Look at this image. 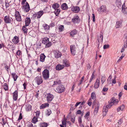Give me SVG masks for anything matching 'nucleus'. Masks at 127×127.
I'll use <instances>...</instances> for the list:
<instances>
[{"label": "nucleus", "mask_w": 127, "mask_h": 127, "mask_svg": "<svg viewBox=\"0 0 127 127\" xmlns=\"http://www.w3.org/2000/svg\"><path fill=\"white\" fill-rule=\"evenodd\" d=\"M125 107V106L124 105H121L118 108L117 110L118 112L120 110L122 111L123 110Z\"/></svg>", "instance_id": "obj_29"}, {"label": "nucleus", "mask_w": 127, "mask_h": 127, "mask_svg": "<svg viewBox=\"0 0 127 127\" xmlns=\"http://www.w3.org/2000/svg\"><path fill=\"white\" fill-rule=\"evenodd\" d=\"M31 22V19L29 17H27L25 20V25L28 26L29 25Z\"/></svg>", "instance_id": "obj_17"}, {"label": "nucleus", "mask_w": 127, "mask_h": 127, "mask_svg": "<svg viewBox=\"0 0 127 127\" xmlns=\"http://www.w3.org/2000/svg\"><path fill=\"white\" fill-rule=\"evenodd\" d=\"M54 83L53 85V86H54V85H58L60 84L61 83V81L60 80H59L54 81Z\"/></svg>", "instance_id": "obj_34"}, {"label": "nucleus", "mask_w": 127, "mask_h": 127, "mask_svg": "<svg viewBox=\"0 0 127 127\" xmlns=\"http://www.w3.org/2000/svg\"><path fill=\"white\" fill-rule=\"evenodd\" d=\"M123 122V120L122 119H120L118 121V123L119 124L121 125L122 124Z\"/></svg>", "instance_id": "obj_58"}, {"label": "nucleus", "mask_w": 127, "mask_h": 127, "mask_svg": "<svg viewBox=\"0 0 127 127\" xmlns=\"http://www.w3.org/2000/svg\"><path fill=\"white\" fill-rule=\"evenodd\" d=\"M9 68V66L7 65H6L5 66V69H6L7 71H8V69Z\"/></svg>", "instance_id": "obj_61"}, {"label": "nucleus", "mask_w": 127, "mask_h": 127, "mask_svg": "<svg viewBox=\"0 0 127 127\" xmlns=\"http://www.w3.org/2000/svg\"><path fill=\"white\" fill-rule=\"evenodd\" d=\"M64 29V27L63 25H61L59 27V30L60 32H61L63 31Z\"/></svg>", "instance_id": "obj_42"}, {"label": "nucleus", "mask_w": 127, "mask_h": 127, "mask_svg": "<svg viewBox=\"0 0 127 127\" xmlns=\"http://www.w3.org/2000/svg\"><path fill=\"white\" fill-rule=\"evenodd\" d=\"M94 72H93V73H92V75L91 77V78L89 80L90 82L92 81V79H93V78L94 77Z\"/></svg>", "instance_id": "obj_54"}, {"label": "nucleus", "mask_w": 127, "mask_h": 127, "mask_svg": "<svg viewBox=\"0 0 127 127\" xmlns=\"http://www.w3.org/2000/svg\"><path fill=\"white\" fill-rule=\"evenodd\" d=\"M53 52L55 57L57 58L61 57L62 56L61 52L57 50H54Z\"/></svg>", "instance_id": "obj_10"}, {"label": "nucleus", "mask_w": 127, "mask_h": 127, "mask_svg": "<svg viewBox=\"0 0 127 127\" xmlns=\"http://www.w3.org/2000/svg\"><path fill=\"white\" fill-rule=\"evenodd\" d=\"M91 100V99H90L89 100V102H88V105L90 106L92 104V102L90 101Z\"/></svg>", "instance_id": "obj_60"}, {"label": "nucleus", "mask_w": 127, "mask_h": 127, "mask_svg": "<svg viewBox=\"0 0 127 127\" xmlns=\"http://www.w3.org/2000/svg\"><path fill=\"white\" fill-rule=\"evenodd\" d=\"M46 96V100L47 101L49 102L52 101L54 98L53 95L50 93L47 94Z\"/></svg>", "instance_id": "obj_5"}, {"label": "nucleus", "mask_w": 127, "mask_h": 127, "mask_svg": "<svg viewBox=\"0 0 127 127\" xmlns=\"http://www.w3.org/2000/svg\"><path fill=\"white\" fill-rule=\"evenodd\" d=\"M26 109V110L28 111H31L32 109L31 105L30 104H27Z\"/></svg>", "instance_id": "obj_30"}, {"label": "nucleus", "mask_w": 127, "mask_h": 127, "mask_svg": "<svg viewBox=\"0 0 127 127\" xmlns=\"http://www.w3.org/2000/svg\"><path fill=\"white\" fill-rule=\"evenodd\" d=\"M47 126V123H43L41 124V127H46Z\"/></svg>", "instance_id": "obj_43"}, {"label": "nucleus", "mask_w": 127, "mask_h": 127, "mask_svg": "<svg viewBox=\"0 0 127 127\" xmlns=\"http://www.w3.org/2000/svg\"><path fill=\"white\" fill-rule=\"evenodd\" d=\"M70 48L71 53L72 55L74 56L76 53V48L75 45H71Z\"/></svg>", "instance_id": "obj_9"}, {"label": "nucleus", "mask_w": 127, "mask_h": 127, "mask_svg": "<svg viewBox=\"0 0 127 127\" xmlns=\"http://www.w3.org/2000/svg\"><path fill=\"white\" fill-rule=\"evenodd\" d=\"M125 6V5H124V4L122 5V12L125 15H127V11H126V10L124 8V7Z\"/></svg>", "instance_id": "obj_31"}, {"label": "nucleus", "mask_w": 127, "mask_h": 127, "mask_svg": "<svg viewBox=\"0 0 127 127\" xmlns=\"http://www.w3.org/2000/svg\"><path fill=\"white\" fill-rule=\"evenodd\" d=\"M108 102L109 103V104L110 105V106H111V107L113 105H114L113 103V102L111 101V100L109 101Z\"/></svg>", "instance_id": "obj_57"}, {"label": "nucleus", "mask_w": 127, "mask_h": 127, "mask_svg": "<svg viewBox=\"0 0 127 127\" xmlns=\"http://www.w3.org/2000/svg\"><path fill=\"white\" fill-rule=\"evenodd\" d=\"M18 96V91H15L13 93V99L14 101H16L17 99Z\"/></svg>", "instance_id": "obj_13"}, {"label": "nucleus", "mask_w": 127, "mask_h": 127, "mask_svg": "<svg viewBox=\"0 0 127 127\" xmlns=\"http://www.w3.org/2000/svg\"><path fill=\"white\" fill-rule=\"evenodd\" d=\"M108 90V88L104 87L102 91L104 92L107 91Z\"/></svg>", "instance_id": "obj_56"}, {"label": "nucleus", "mask_w": 127, "mask_h": 127, "mask_svg": "<svg viewBox=\"0 0 127 127\" xmlns=\"http://www.w3.org/2000/svg\"><path fill=\"white\" fill-rule=\"evenodd\" d=\"M125 56V55L123 54H122L121 56L120 57L119 59V60L117 61V62H119V61H120L121 60H122V59Z\"/></svg>", "instance_id": "obj_47"}, {"label": "nucleus", "mask_w": 127, "mask_h": 127, "mask_svg": "<svg viewBox=\"0 0 127 127\" xmlns=\"http://www.w3.org/2000/svg\"><path fill=\"white\" fill-rule=\"evenodd\" d=\"M91 96L92 98V99L93 100H94V101H95L96 97L95 93L94 92L92 93L91 95Z\"/></svg>", "instance_id": "obj_32"}, {"label": "nucleus", "mask_w": 127, "mask_h": 127, "mask_svg": "<svg viewBox=\"0 0 127 127\" xmlns=\"http://www.w3.org/2000/svg\"><path fill=\"white\" fill-rule=\"evenodd\" d=\"M45 58V56L44 54H41L40 55V61L43 62L44 61Z\"/></svg>", "instance_id": "obj_19"}, {"label": "nucleus", "mask_w": 127, "mask_h": 127, "mask_svg": "<svg viewBox=\"0 0 127 127\" xmlns=\"http://www.w3.org/2000/svg\"><path fill=\"white\" fill-rule=\"evenodd\" d=\"M66 119L64 117L63 118V120L62 121V124L64 126H66Z\"/></svg>", "instance_id": "obj_36"}, {"label": "nucleus", "mask_w": 127, "mask_h": 127, "mask_svg": "<svg viewBox=\"0 0 127 127\" xmlns=\"http://www.w3.org/2000/svg\"><path fill=\"white\" fill-rule=\"evenodd\" d=\"M103 33L102 32H101L100 33V35L99 37L98 36L97 38V39L98 40V47L99 48V42H102L103 40Z\"/></svg>", "instance_id": "obj_7"}, {"label": "nucleus", "mask_w": 127, "mask_h": 127, "mask_svg": "<svg viewBox=\"0 0 127 127\" xmlns=\"http://www.w3.org/2000/svg\"><path fill=\"white\" fill-rule=\"evenodd\" d=\"M106 78L104 77H102L101 79V82L102 84H103L105 82Z\"/></svg>", "instance_id": "obj_48"}, {"label": "nucleus", "mask_w": 127, "mask_h": 127, "mask_svg": "<svg viewBox=\"0 0 127 127\" xmlns=\"http://www.w3.org/2000/svg\"><path fill=\"white\" fill-rule=\"evenodd\" d=\"M27 26L26 25H25L22 28V30L25 33H26L27 32L28 29L26 28V27Z\"/></svg>", "instance_id": "obj_37"}, {"label": "nucleus", "mask_w": 127, "mask_h": 127, "mask_svg": "<svg viewBox=\"0 0 127 127\" xmlns=\"http://www.w3.org/2000/svg\"><path fill=\"white\" fill-rule=\"evenodd\" d=\"M4 20L5 23L6 24L10 23L12 21V18L7 15L5 17Z\"/></svg>", "instance_id": "obj_6"}, {"label": "nucleus", "mask_w": 127, "mask_h": 127, "mask_svg": "<svg viewBox=\"0 0 127 127\" xmlns=\"http://www.w3.org/2000/svg\"><path fill=\"white\" fill-rule=\"evenodd\" d=\"M60 11V10L59 9H58L56 10H55L54 12L55 13L56 16H58L59 14V13Z\"/></svg>", "instance_id": "obj_38"}, {"label": "nucleus", "mask_w": 127, "mask_h": 127, "mask_svg": "<svg viewBox=\"0 0 127 127\" xmlns=\"http://www.w3.org/2000/svg\"><path fill=\"white\" fill-rule=\"evenodd\" d=\"M99 80L98 79H97L95 84L94 87L95 89L98 88L99 85Z\"/></svg>", "instance_id": "obj_18"}, {"label": "nucleus", "mask_w": 127, "mask_h": 127, "mask_svg": "<svg viewBox=\"0 0 127 127\" xmlns=\"http://www.w3.org/2000/svg\"><path fill=\"white\" fill-rule=\"evenodd\" d=\"M38 121L37 117H34L32 120V122L33 123L35 124Z\"/></svg>", "instance_id": "obj_39"}, {"label": "nucleus", "mask_w": 127, "mask_h": 127, "mask_svg": "<svg viewBox=\"0 0 127 127\" xmlns=\"http://www.w3.org/2000/svg\"><path fill=\"white\" fill-rule=\"evenodd\" d=\"M70 105L71 106V108H70V110H73L75 109L76 108L75 106H74L72 104H71Z\"/></svg>", "instance_id": "obj_46"}, {"label": "nucleus", "mask_w": 127, "mask_h": 127, "mask_svg": "<svg viewBox=\"0 0 127 127\" xmlns=\"http://www.w3.org/2000/svg\"><path fill=\"white\" fill-rule=\"evenodd\" d=\"M3 87L5 91H7L8 90V86L7 84L6 83L4 84Z\"/></svg>", "instance_id": "obj_35"}, {"label": "nucleus", "mask_w": 127, "mask_h": 127, "mask_svg": "<svg viewBox=\"0 0 127 127\" xmlns=\"http://www.w3.org/2000/svg\"><path fill=\"white\" fill-rule=\"evenodd\" d=\"M100 10L101 11L105 12L106 10V7L104 6H102L100 8Z\"/></svg>", "instance_id": "obj_40"}, {"label": "nucleus", "mask_w": 127, "mask_h": 127, "mask_svg": "<svg viewBox=\"0 0 127 127\" xmlns=\"http://www.w3.org/2000/svg\"><path fill=\"white\" fill-rule=\"evenodd\" d=\"M121 0H116V5L118 7H121V3L120 1Z\"/></svg>", "instance_id": "obj_33"}, {"label": "nucleus", "mask_w": 127, "mask_h": 127, "mask_svg": "<svg viewBox=\"0 0 127 127\" xmlns=\"http://www.w3.org/2000/svg\"><path fill=\"white\" fill-rule=\"evenodd\" d=\"M64 67V66L63 65H61L60 64H58L56 66V69L57 70H59L62 69Z\"/></svg>", "instance_id": "obj_15"}, {"label": "nucleus", "mask_w": 127, "mask_h": 127, "mask_svg": "<svg viewBox=\"0 0 127 127\" xmlns=\"http://www.w3.org/2000/svg\"><path fill=\"white\" fill-rule=\"evenodd\" d=\"M12 41L15 44H17L18 43L19 41L18 37L17 36H14L12 39Z\"/></svg>", "instance_id": "obj_16"}, {"label": "nucleus", "mask_w": 127, "mask_h": 127, "mask_svg": "<svg viewBox=\"0 0 127 127\" xmlns=\"http://www.w3.org/2000/svg\"><path fill=\"white\" fill-rule=\"evenodd\" d=\"M11 75L12 78L14 79V81H16L18 78V76L16 75L15 73H12Z\"/></svg>", "instance_id": "obj_27"}, {"label": "nucleus", "mask_w": 127, "mask_h": 127, "mask_svg": "<svg viewBox=\"0 0 127 127\" xmlns=\"http://www.w3.org/2000/svg\"><path fill=\"white\" fill-rule=\"evenodd\" d=\"M124 88L126 90H127V82L125 83L124 86Z\"/></svg>", "instance_id": "obj_62"}, {"label": "nucleus", "mask_w": 127, "mask_h": 127, "mask_svg": "<svg viewBox=\"0 0 127 127\" xmlns=\"http://www.w3.org/2000/svg\"><path fill=\"white\" fill-rule=\"evenodd\" d=\"M61 8L64 10H66L68 8L67 5L66 3H64L61 5Z\"/></svg>", "instance_id": "obj_22"}, {"label": "nucleus", "mask_w": 127, "mask_h": 127, "mask_svg": "<svg viewBox=\"0 0 127 127\" xmlns=\"http://www.w3.org/2000/svg\"><path fill=\"white\" fill-rule=\"evenodd\" d=\"M49 39L47 37H46L44 38L42 41V43L44 44H46V43H48L49 42Z\"/></svg>", "instance_id": "obj_21"}, {"label": "nucleus", "mask_w": 127, "mask_h": 127, "mask_svg": "<svg viewBox=\"0 0 127 127\" xmlns=\"http://www.w3.org/2000/svg\"><path fill=\"white\" fill-rule=\"evenodd\" d=\"M46 46L45 47L46 48H48L50 47L52 45V43L51 42H50L49 41V42L48 43H46Z\"/></svg>", "instance_id": "obj_45"}, {"label": "nucleus", "mask_w": 127, "mask_h": 127, "mask_svg": "<svg viewBox=\"0 0 127 127\" xmlns=\"http://www.w3.org/2000/svg\"><path fill=\"white\" fill-rule=\"evenodd\" d=\"M37 85H39L43 82V80L41 75L37 76L34 79Z\"/></svg>", "instance_id": "obj_2"}, {"label": "nucleus", "mask_w": 127, "mask_h": 127, "mask_svg": "<svg viewBox=\"0 0 127 127\" xmlns=\"http://www.w3.org/2000/svg\"><path fill=\"white\" fill-rule=\"evenodd\" d=\"M108 109L106 106L104 107L103 108V112H107L108 111Z\"/></svg>", "instance_id": "obj_50"}, {"label": "nucleus", "mask_w": 127, "mask_h": 127, "mask_svg": "<svg viewBox=\"0 0 127 127\" xmlns=\"http://www.w3.org/2000/svg\"><path fill=\"white\" fill-rule=\"evenodd\" d=\"M109 47V45L108 44H105L103 46V49H104L108 48Z\"/></svg>", "instance_id": "obj_53"}, {"label": "nucleus", "mask_w": 127, "mask_h": 127, "mask_svg": "<svg viewBox=\"0 0 127 127\" xmlns=\"http://www.w3.org/2000/svg\"><path fill=\"white\" fill-rule=\"evenodd\" d=\"M55 26V23H51L49 25L50 27H53Z\"/></svg>", "instance_id": "obj_59"}, {"label": "nucleus", "mask_w": 127, "mask_h": 127, "mask_svg": "<svg viewBox=\"0 0 127 127\" xmlns=\"http://www.w3.org/2000/svg\"><path fill=\"white\" fill-rule=\"evenodd\" d=\"M77 33V31L76 30H73L70 32V35L72 37H73L74 35L76 34Z\"/></svg>", "instance_id": "obj_24"}, {"label": "nucleus", "mask_w": 127, "mask_h": 127, "mask_svg": "<svg viewBox=\"0 0 127 127\" xmlns=\"http://www.w3.org/2000/svg\"><path fill=\"white\" fill-rule=\"evenodd\" d=\"M52 7L55 10H56L59 8V4L57 3H55L52 5Z\"/></svg>", "instance_id": "obj_23"}, {"label": "nucleus", "mask_w": 127, "mask_h": 127, "mask_svg": "<svg viewBox=\"0 0 127 127\" xmlns=\"http://www.w3.org/2000/svg\"><path fill=\"white\" fill-rule=\"evenodd\" d=\"M79 17L78 16H75L72 19V22L74 23H78L79 22Z\"/></svg>", "instance_id": "obj_14"}, {"label": "nucleus", "mask_w": 127, "mask_h": 127, "mask_svg": "<svg viewBox=\"0 0 127 127\" xmlns=\"http://www.w3.org/2000/svg\"><path fill=\"white\" fill-rule=\"evenodd\" d=\"M21 52L20 50H18L16 52V54L17 55L20 56L21 54Z\"/></svg>", "instance_id": "obj_52"}, {"label": "nucleus", "mask_w": 127, "mask_h": 127, "mask_svg": "<svg viewBox=\"0 0 127 127\" xmlns=\"http://www.w3.org/2000/svg\"><path fill=\"white\" fill-rule=\"evenodd\" d=\"M43 13L44 12L43 11H40L35 14V17H36L37 19L40 18Z\"/></svg>", "instance_id": "obj_11"}, {"label": "nucleus", "mask_w": 127, "mask_h": 127, "mask_svg": "<svg viewBox=\"0 0 127 127\" xmlns=\"http://www.w3.org/2000/svg\"><path fill=\"white\" fill-rule=\"evenodd\" d=\"M64 86L62 84H60L56 88V90L58 93H61L64 91Z\"/></svg>", "instance_id": "obj_4"}, {"label": "nucleus", "mask_w": 127, "mask_h": 127, "mask_svg": "<svg viewBox=\"0 0 127 127\" xmlns=\"http://www.w3.org/2000/svg\"><path fill=\"white\" fill-rule=\"evenodd\" d=\"M99 106L98 105L96 106L95 108V109L94 111V113H97L98 112V110L99 108Z\"/></svg>", "instance_id": "obj_41"}, {"label": "nucleus", "mask_w": 127, "mask_h": 127, "mask_svg": "<svg viewBox=\"0 0 127 127\" xmlns=\"http://www.w3.org/2000/svg\"><path fill=\"white\" fill-rule=\"evenodd\" d=\"M36 115L37 117H38L39 116L40 114V112L39 111H36L35 112Z\"/></svg>", "instance_id": "obj_51"}, {"label": "nucleus", "mask_w": 127, "mask_h": 127, "mask_svg": "<svg viewBox=\"0 0 127 127\" xmlns=\"http://www.w3.org/2000/svg\"><path fill=\"white\" fill-rule=\"evenodd\" d=\"M72 11L75 13H77L80 10L79 7L78 6H73L71 8Z\"/></svg>", "instance_id": "obj_12"}, {"label": "nucleus", "mask_w": 127, "mask_h": 127, "mask_svg": "<svg viewBox=\"0 0 127 127\" xmlns=\"http://www.w3.org/2000/svg\"><path fill=\"white\" fill-rule=\"evenodd\" d=\"M122 22L121 21H117L116 24V28H118L121 27Z\"/></svg>", "instance_id": "obj_25"}, {"label": "nucleus", "mask_w": 127, "mask_h": 127, "mask_svg": "<svg viewBox=\"0 0 127 127\" xmlns=\"http://www.w3.org/2000/svg\"><path fill=\"white\" fill-rule=\"evenodd\" d=\"M22 7V9L27 12H28L30 10V7L29 5L27 2H26Z\"/></svg>", "instance_id": "obj_3"}, {"label": "nucleus", "mask_w": 127, "mask_h": 127, "mask_svg": "<svg viewBox=\"0 0 127 127\" xmlns=\"http://www.w3.org/2000/svg\"><path fill=\"white\" fill-rule=\"evenodd\" d=\"M5 8H7L9 7V4L7 1H5Z\"/></svg>", "instance_id": "obj_49"}, {"label": "nucleus", "mask_w": 127, "mask_h": 127, "mask_svg": "<svg viewBox=\"0 0 127 127\" xmlns=\"http://www.w3.org/2000/svg\"><path fill=\"white\" fill-rule=\"evenodd\" d=\"M2 125H4L6 124V121L5 120V119L4 118H2Z\"/></svg>", "instance_id": "obj_55"}, {"label": "nucleus", "mask_w": 127, "mask_h": 127, "mask_svg": "<svg viewBox=\"0 0 127 127\" xmlns=\"http://www.w3.org/2000/svg\"><path fill=\"white\" fill-rule=\"evenodd\" d=\"M15 18L17 21L18 22H20L22 21V19L20 13L18 11H16L15 12Z\"/></svg>", "instance_id": "obj_8"}, {"label": "nucleus", "mask_w": 127, "mask_h": 127, "mask_svg": "<svg viewBox=\"0 0 127 127\" xmlns=\"http://www.w3.org/2000/svg\"><path fill=\"white\" fill-rule=\"evenodd\" d=\"M111 100L113 102L114 105H116L118 103L119 101L117 99H116L114 97L111 98Z\"/></svg>", "instance_id": "obj_20"}, {"label": "nucleus", "mask_w": 127, "mask_h": 127, "mask_svg": "<svg viewBox=\"0 0 127 127\" xmlns=\"http://www.w3.org/2000/svg\"><path fill=\"white\" fill-rule=\"evenodd\" d=\"M63 65L66 67H68L69 66V64L67 61L65 60H63Z\"/></svg>", "instance_id": "obj_28"}, {"label": "nucleus", "mask_w": 127, "mask_h": 127, "mask_svg": "<svg viewBox=\"0 0 127 127\" xmlns=\"http://www.w3.org/2000/svg\"><path fill=\"white\" fill-rule=\"evenodd\" d=\"M124 47L125 48H127V39L126 42L124 44Z\"/></svg>", "instance_id": "obj_64"}, {"label": "nucleus", "mask_w": 127, "mask_h": 127, "mask_svg": "<svg viewBox=\"0 0 127 127\" xmlns=\"http://www.w3.org/2000/svg\"><path fill=\"white\" fill-rule=\"evenodd\" d=\"M42 76L45 80L48 79L49 76V72L47 69L44 70L42 72Z\"/></svg>", "instance_id": "obj_1"}, {"label": "nucleus", "mask_w": 127, "mask_h": 127, "mask_svg": "<svg viewBox=\"0 0 127 127\" xmlns=\"http://www.w3.org/2000/svg\"><path fill=\"white\" fill-rule=\"evenodd\" d=\"M28 127H33V125L32 123H29L27 125Z\"/></svg>", "instance_id": "obj_63"}, {"label": "nucleus", "mask_w": 127, "mask_h": 127, "mask_svg": "<svg viewBox=\"0 0 127 127\" xmlns=\"http://www.w3.org/2000/svg\"><path fill=\"white\" fill-rule=\"evenodd\" d=\"M43 27L45 30H49L50 28V26L46 24H44L43 25Z\"/></svg>", "instance_id": "obj_26"}, {"label": "nucleus", "mask_w": 127, "mask_h": 127, "mask_svg": "<svg viewBox=\"0 0 127 127\" xmlns=\"http://www.w3.org/2000/svg\"><path fill=\"white\" fill-rule=\"evenodd\" d=\"M51 113V110L50 109L47 110L46 111V114L48 116H49Z\"/></svg>", "instance_id": "obj_44"}]
</instances>
